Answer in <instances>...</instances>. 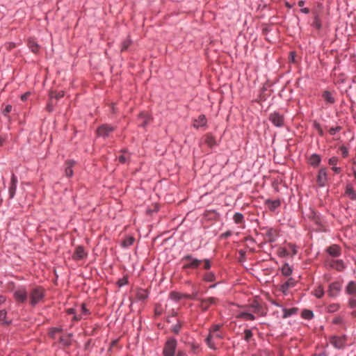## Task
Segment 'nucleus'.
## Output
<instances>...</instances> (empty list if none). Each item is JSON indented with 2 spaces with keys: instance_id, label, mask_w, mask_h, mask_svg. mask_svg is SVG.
I'll use <instances>...</instances> for the list:
<instances>
[{
  "instance_id": "27",
  "label": "nucleus",
  "mask_w": 356,
  "mask_h": 356,
  "mask_svg": "<svg viewBox=\"0 0 356 356\" xmlns=\"http://www.w3.org/2000/svg\"><path fill=\"white\" fill-rule=\"evenodd\" d=\"M237 318H243L247 321H253L255 319V316L248 312H241L237 315Z\"/></svg>"
},
{
  "instance_id": "47",
  "label": "nucleus",
  "mask_w": 356,
  "mask_h": 356,
  "mask_svg": "<svg viewBox=\"0 0 356 356\" xmlns=\"http://www.w3.org/2000/svg\"><path fill=\"white\" fill-rule=\"evenodd\" d=\"M341 129V127L339 126H337L336 127H332L329 130V133L331 135H334L337 132L339 131Z\"/></svg>"
},
{
  "instance_id": "7",
  "label": "nucleus",
  "mask_w": 356,
  "mask_h": 356,
  "mask_svg": "<svg viewBox=\"0 0 356 356\" xmlns=\"http://www.w3.org/2000/svg\"><path fill=\"white\" fill-rule=\"evenodd\" d=\"M14 297L18 302L24 303L28 299L27 291L24 288H19L15 291Z\"/></svg>"
},
{
  "instance_id": "9",
  "label": "nucleus",
  "mask_w": 356,
  "mask_h": 356,
  "mask_svg": "<svg viewBox=\"0 0 356 356\" xmlns=\"http://www.w3.org/2000/svg\"><path fill=\"white\" fill-rule=\"evenodd\" d=\"M115 130V127L108 124H103L98 127L97 131L99 136L106 137Z\"/></svg>"
},
{
  "instance_id": "21",
  "label": "nucleus",
  "mask_w": 356,
  "mask_h": 356,
  "mask_svg": "<svg viewBox=\"0 0 356 356\" xmlns=\"http://www.w3.org/2000/svg\"><path fill=\"white\" fill-rule=\"evenodd\" d=\"M277 231L273 228L267 229L266 236L269 242H274L277 237Z\"/></svg>"
},
{
  "instance_id": "40",
  "label": "nucleus",
  "mask_w": 356,
  "mask_h": 356,
  "mask_svg": "<svg viewBox=\"0 0 356 356\" xmlns=\"http://www.w3.org/2000/svg\"><path fill=\"white\" fill-rule=\"evenodd\" d=\"M234 220L236 223L238 224L242 222L243 220V216L241 213H236L234 216Z\"/></svg>"
},
{
  "instance_id": "22",
  "label": "nucleus",
  "mask_w": 356,
  "mask_h": 356,
  "mask_svg": "<svg viewBox=\"0 0 356 356\" xmlns=\"http://www.w3.org/2000/svg\"><path fill=\"white\" fill-rule=\"evenodd\" d=\"M136 298L139 300H144L148 297V293L146 290L138 289L136 292Z\"/></svg>"
},
{
  "instance_id": "28",
  "label": "nucleus",
  "mask_w": 356,
  "mask_h": 356,
  "mask_svg": "<svg viewBox=\"0 0 356 356\" xmlns=\"http://www.w3.org/2000/svg\"><path fill=\"white\" fill-rule=\"evenodd\" d=\"M346 193L351 200H356V192L351 186H346Z\"/></svg>"
},
{
  "instance_id": "50",
  "label": "nucleus",
  "mask_w": 356,
  "mask_h": 356,
  "mask_svg": "<svg viewBox=\"0 0 356 356\" xmlns=\"http://www.w3.org/2000/svg\"><path fill=\"white\" fill-rule=\"evenodd\" d=\"M5 45H6V49L8 51H10L11 49H13V48H15L16 47L15 43H14V42H8Z\"/></svg>"
},
{
  "instance_id": "44",
  "label": "nucleus",
  "mask_w": 356,
  "mask_h": 356,
  "mask_svg": "<svg viewBox=\"0 0 356 356\" xmlns=\"http://www.w3.org/2000/svg\"><path fill=\"white\" fill-rule=\"evenodd\" d=\"M159 209V207L158 204L154 205L153 209H147L146 211L147 214L152 215L154 212H157Z\"/></svg>"
},
{
  "instance_id": "4",
  "label": "nucleus",
  "mask_w": 356,
  "mask_h": 356,
  "mask_svg": "<svg viewBox=\"0 0 356 356\" xmlns=\"http://www.w3.org/2000/svg\"><path fill=\"white\" fill-rule=\"evenodd\" d=\"M297 253V247L292 243H288L284 247L279 248L277 254L280 257H284L287 256H293Z\"/></svg>"
},
{
  "instance_id": "54",
  "label": "nucleus",
  "mask_w": 356,
  "mask_h": 356,
  "mask_svg": "<svg viewBox=\"0 0 356 356\" xmlns=\"http://www.w3.org/2000/svg\"><path fill=\"white\" fill-rule=\"evenodd\" d=\"M282 271L284 275L289 276L291 274L292 269L291 268H282Z\"/></svg>"
},
{
  "instance_id": "62",
  "label": "nucleus",
  "mask_w": 356,
  "mask_h": 356,
  "mask_svg": "<svg viewBox=\"0 0 356 356\" xmlns=\"http://www.w3.org/2000/svg\"><path fill=\"white\" fill-rule=\"evenodd\" d=\"M17 179L16 178V177L15 176V175L13 174L12 177H11L10 184L17 185Z\"/></svg>"
},
{
  "instance_id": "56",
  "label": "nucleus",
  "mask_w": 356,
  "mask_h": 356,
  "mask_svg": "<svg viewBox=\"0 0 356 356\" xmlns=\"http://www.w3.org/2000/svg\"><path fill=\"white\" fill-rule=\"evenodd\" d=\"M349 305L351 308H355L356 307V300L354 299V298H351L350 300H349Z\"/></svg>"
},
{
  "instance_id": "38",
  "label": "nucleus",
  "mask_w": 356,
  "mask_h": 356,
  "mask_svg": "<svg viewBox=\"0 0 356 356\" xmlns=\"http://www.w3.org/2000/svg\"><path fill=\"white\" fill-rule=\"evenodd\" d=\"M204 280L207 282H213L215 280V275L211 272H207L204 275Z\"/></svg>"
},
{
  "instance_id": "39",
  "label": "nucleus",
  "mask_w": 356,
  "mask_h": 356,
  "mask_svg": "<svg viewBox=\"0 0 356 356\" xmlns=\"http://www.w3.org/2000/svg\"><path fill=\"white\" fill-rule=\"evenodd\" d=\"M128 284V277L127 275H124L122 279H119L117 282V284L119 287L123 286Z\"/></svg>"
},
{
  "instance_id": "23",
  "label": "nucleus",
  "mask_w": 356,
  "mask_h": 356,
  "mask_svg": "<svg viewBox=\"0 0 356 356\" xmlns=\"http://www.w3.org/2000/svg\"><path fill=\"white\" fill-rule=\"evenodd\" d=\"M346 291L349 295H356V283L350 282L346 288Z\"/></svg>"
},
{
  "instance_id": "6",
  "label": "nucleus",
  "mask_w": 356,
  "mask_h": 356,
  "mask_svg": "<svg viewBox=\"0 0 356 356\" xmlns=\"http://www.w3.org/2000/svg\"><path fill=\"white\" fill-rule=\"evenodd\" d=\"M346 338L344 336H333L330 339V343L336 348H343L346 344Z\"/></svg>"
},
{
  "instance_id": "11",
  "label": "nucleus",
  "mask_w": 356,
  "mask_h": 356,
  "mask_svg": "<svg viewBox=\"0 0 356 356\" xmlns=\"http://www.w3.org/2000/svg\"><path fill=\"white\" fill-rule=\"evenodd\" d=\"M316 181L319 186L322 187L325 185L327 181V173L325 168H321L318 171Z\"/></svg>"
},
{
  "instance_id": "5",
  "label": "nucleus",
  "mask_w": 356,
  "mask_h": 356,
  "mask_svg": "<svg viewBox=\"0 0 356 356\" xmlns=\"http://www.w3.org/2000/svg\"><path fill=\"white\" fill-rule=\"evenodd\" d=\"M177 340L174 338L169 339L163 348V356H175L176 348H177Z\"/></svg>"
},
{
  "instance_id": "49",
  "label": "nucleus",
  "mask_w": 356,
  "mask_h": 356,
  "mask_svg": "<svg viewBox=\"0 0 356 356\" xmlns=\"http://www.w3.org/2000/svg\"><path fill=\"white\" fill-rule=\"evenodd\" d=\"M340 149L341 151V154H342L343 157H344V158L347 157L348 155V149L345 146H341L340 147Z\"/></svg>"
},
{
  "instance_id": "45",
  "label": "nucleus",
  "mask_w": 356,
  "mask_h": 356,
  "mask_svg": "<svg viewBox=\"0 0 356 356\" xmlns=\"http://www.w3.org/2000/svg\"><path fill=\"white\" fill-rule=\"evenodd\" d=\"M191 351L194 354H198L199 350H200L199 345L198 344H195V343H192L191 345Z\"/></svg>"
},
{
  "instance_id": "19",
  "label": "nucleus",
  "mask_w": 356,
  "mask_h": 356,
  "mask_svg": "<svg viewBox=\"0 0 356 356\" xmlns=\"http://www.w3.org/2000/svg\"><path fill=\"white\" fill-rule=\"evenodd\" d=\"M85 251L83 247L78 246L73 254V258L76 260L82 259L85 256Z\"/></svg>"
},
{
  "instance_id": "34",
  "label": "nucleus",
  "mask_w": 356,
  "mask_h": 356,
  "mask_svg": "<svg viewBox=\"0 0 356 356\" xmlns=\"http://www.w3.org/2000/svg\"><path fill=\"white\" fill-rule=\"evenodd\" d=\"M70 337H71V334H68L66 336H61L60 337V341L64 346H69L71 344Z\"/></svg>"
},
{
  "instance_id": "17",
  "label": "nucleus",
  "mask_w": 356,
  "mask_h": 356,
  "mask_svg": "<svg viewBox=\"0 0 356 356\" xmlns=\"http://www.w3.org/2000/svg\"><path fill=\"white\" fill-rule=\"evenodd\" d=\"M327 252L334 257H338L340 254V247L337 245H332L327 248Z\"/></svg>"
},
{
  "instance_id": "43",
  "label": "nucleus",
  "mask_w": 356,
  "mask_h": 356,
  "mask_svg": "<svg viewBox=\"0 0 356 356\" xmlns=\"http://www.w3.org/2000/svg\"><path fill=\"white\" fill-rule=\"evenodd\" d=\"M16 186H17V185H12V184H10V186L9 187L10 198H13L14 197V195L15 194Z\"/></svg>"
},
{
  "instance_id": "37",
  "label": "nucleus",
  "mask_w": 356,
  "mask_h": 356,
  "mask_svg": "<svg viewBox=\"0 0 356 356\" xmlns=\"http://www.w3.org/2000/svg\"><path fill=\"white\" fill-rule=\"evenodd\" d=\"M302 316L305 319H311L313 318L314 314L312 311L305 309L302 311Z\"/></svg>"
},
{
  "instance_id": "59",
  "label": "nucleus",
  "mask_w": 356,
  "mask_h": 356,
  "mask_svg": "<svg viewBox=\"0 0 356 356\" xmlns=\"http://www.w3.org/2000/svg\"><path fill=\"white\" fill-rule=\"evenodd\" d=\"M220 326L219 325H213V327L211 328V330H210V333H215V332H216L220 329Z\"/></svg>"
},
{
  "instance_id": "36",
  "label": "nucleus",
  "mask_w": 356,
  "mask_h": 356,
  "mask_svg": "<svg viewBox=\"0 0 356 356\" xmlns=\"http://www.w3.org/2000/svg\"><path fill=\"white\" fill-rule=\"evenodd\" d=\"M253 334L250 330L246 329L244 330V340L249 342L252 339Z\"/></svg>"
},
{
  "instance_id": "60",
  "label": "nucleus",
  "mask_w": 356,
  "mask_h": 356,
  "mask_svg": "<svg viewBox=\"0 0 356 356\" xmlns=\"http://www.w3.org/2000/svg\"><path fill=\"white\" fill-rule=\"evenodd\" d=\"M30 95H31L30 92H27L22 95H21V99L22 101H26L27 99V98L29 97Z\"/></svg>"
},
{
  "instance_id": "10",
  "label": "nucleus",
  "mask_w": 356,
  "mask_h": 356,
  "mask_svg": "<svg viewBox=\"0 0 356 356\" xmlns=\"http://www.w3.org/2000/svg\"><path fill=\"white\" fill-rule=\"evenodd\" d=\"M341 288V284L340 282H335L332 283L327 291V294L330 297H335L338 295Z\"/></svg>"
},
{
  "instance_id": "25",
  "label": "nucleus",
  "mask_w": 356,
  "mask_h": 356,
  "mask_svg": "<svg viewBox=\"0 0 356 356\" xmlns=\"http://www.w3.org/2000/svg\"><path fill=\"white\" fill-rule=\"evenodd\" d=\"M266 203L268 204L270 210H275L280 206L281 202L279 199L275 200H267Z\"/></svg>"
},
{
  "instance_id": "16",
  "label": "nucleus",
  "mask_w": 356,
  "mask_h": 356,
  "mask_svg": "<svg viewBox=\"0 0 356 356\" xmlns=\"http://www.w3.org/2000/svg\"><path fill=\"white\" fill-rule=\"evenodd\" d=\"M75 163L76 162L74 160H67L65 161V175L67 177H70L73 175L72 167L75 165Z\"/></svg>"
},
{
  "instance_id": "52",
  "label": "nucleus",
  "mask_w": 356,
  "mask_h": 356,
  "mask_svg": "<svg viewBox=\"0 0 356 356\" xmlns=\"http://www.w3.org/2000/svg\"><path fill=\"white\" fill-rule=\"evenodd\" d=\"M334 265H337V266H342L343 267V263H342V261L341 260H333L332 261V264H331V266L330 267H334Z\"/></svg>"
},
{
  "instance_id": "29",
  "label": "nucleus",
  "mask_w": 356,
  "mask_h": 356,
  "mask_svg": "<svg viewBox=\"0 0 356 356\" xmlns=\"http://www.w3.org/2000/svg\"><path fill=\"white\" fill-rule=\"evenodd\" d=\"M323 97L327 103L334 104L335 102V99L332 97L331 92L327 90L323 92Z\"/></svg>"
},
{
  "instance_id": "41",
  "label": "nucleus",
  "mask_w": 356,
  "mask_h": 356,
  "mask_svg": "<svg viewBox=\"0 0 356 356\" xmlns=\"http://www.w3.org/2000/svg\"><path fill=\"white\" fill-rule=\"evenodd\" d=\"M206 143L209 146L212 147L216 144L215 139L211 136H207L206 138Z\"/></svg>"
},
{
  "instance_id": "32",
  "label": "nucleus",
  "mask_w": 356,
  "mask_h": 356,
  "mask_svg": "<svg viewBox=\"0 0 356 356\" xmlns=\"http://www.w3.org/2000/svg\"><path fill=\"white\" fill-rule=\"evenodd\" d=\"M314 295L318 298H321L324 295V289H323V287L321 285H319L316 289H315V290L314 291Z\"/></svg>"
},
{
  "instance_id": "35",
  "label": "nucleus",
  "mask_w": 356,
  "mask_h": 356,
  "mask_svg": "<svg viewBox=\"0 0 356 356\" xmlns=\"http://www.w3.org/2000/svg\"><path fill=\"white\" fill-rule=\"evenodd\" d=\"M170 298L175 300H179L182 298H186V294H182L176 291H172L170 295Z\"/></svg>"
},
{
  "instance_id": "14",
  "label": "nucleus",
  "mask_w": 356,
  "mask_h": 356,
  "mask_svg": "<svg viewBox=\"0 0 356 356\" xmlns=\"http://www.w3.org/2000/svg\"><path fill=\"white\" fill-rule=\"evenodd\" d=\"M296 281L293 278H289L284 284L281 285V291L283 293L286 294L289 289L294 287Z\"/></svg>"
},
{
  "instance_id": "1",
  "label": "nucleus",
  "mask_w": 356,
  "mask_h": 356,
  "mask_svg": "<svg viewBox=\"0 0 356 356\" xmlns=\"http://www.w3.org/2000/svg\"><path fill=\"white\" fill-rule=\"evenodd\" d=\"M44 297V289L41 286L32 288L29 291V302L32 306L39 303Z\"/></svg>"
},
{
  "instance_id": "30",
  "label": "nucleus",
  "mask_w": 356,
  "mask_h": 356,
  "mask_svg": "<svg viewBox=\"0 0 356 356\" xmlns=\"http://www.w3.org/2000/svg\"><path fill=\"white\" fill-rule=\"evenodd\" d=\"M298 311L297 308H291V309H283V318H286L291 315L296 314Z\"/></svg>"
},
{
  "instance_id": "58",
  "label": "nucleus",
  "mask_w": 356,
  "mask_h": 356,
  "mask_svg": "<svg viewBox=\"0 0 356 356\" xmlns=\"http://www.w3.org/2000/svg\"><path fill=\"white\" fill-rule=\"evenodd\" d=\"M47 110L49 112H52L53 110H54V106H53V104H52V102L51 101L47 105Z\"/></svg>"
},
{
  "instance_id": "26",
  "label": "nucleus",
  "mask_w": 356,
  "mask_h": 356,
  "mask_svg": "<svg viewBox=\"0 0 356 356\" xmlns=\"http://www.w3.org/2000/svg\"><path fill=\"white\" fill-rule=\"evenodd\" d=\"M28 46L33 53L36 54L38 52L40 47L38 44V43L35 42L33 39L29 40Z\"/></svg>"
},
{
  "instance_id": "31",
  "label": "nucleus",
  "mask_w": 356,
  "mask_h": 356,
  "mask_svg": "<svg viewBox=\"0 0 356 356\" xmlns=\"http://www.w3.org/2000/svg\"><path fill=\"white\" fill-rule=\"evenodd\" d=\"M135 241V238L133 236H127L123 241L122 242V245L124 248H127L131 245Z\"/></svg>"
},
{
  "instance_id": "63",
  "label": "nucleus",
  "mask_w": 356,
  "mask_h": 356,
  "mask_svg": "<svg viewBox=\"0 0 356 356\" xmlns=\"http://www.w3.org/2000/svg\"><path fill=\"white\" fill-rule=\"evenodd\" d=\"M338 309V306L337 305H330L329 307V312H335L337 309Z\"/></svg>"
},
{
  "instance_id": "48",
  "label": "nucleus",
  "mask_w": 356,
  "mask_h": 356,
  "mask_svg": "<svg viewBox=\"0 0 356 356\" xmlns=\"http://www.w3.org/2000/svg\"><path fill=\"white\" fill-rule=\"evenodd\" d=\"M314 127L318 130L320 135L322 136L323 134V131L321 127L318 122L315 121L314 122Z\"/></svg>"
},
{
  "instance_id": "61",
  "label": "nucleus",
  "mask_w": 356,
  "mask_h": 356,
  "mask_svg": "<svg viewBox=\"0 0 356 356\" xmlns=\"http://www.w3.org/2000/svg\"><path fill=\"white\" fill-rule=\"evenodd\" d=\"M64 95H65L64 91H63V90L60 91L55 95V99H58L63 97L64 96Z\"/></svg>"
},
{
  "instance_id": "2",
  "label": "nucleus",
  "mask_w": 356,
  "mask_h": 356,
  "mask_svg": "<svg viewBox=\"0 0 356 356\" xmlns=\"http://www.w3.org/2000/svg\"><path fill=\"white\" fill-rule=\"evenodd\" d=\"M323 5L321 3H319L312 11L314 21L313 23L312 24V26L318 31L322 28L321 18L323 16Z\"/></svg>"
},
{
  "instance_id": "55",
  "label": "nucleus",
  "mask_w": 356,
  "mask_h": 356,
  "mask_svg": "<svg viewBox=\"0 0 356 356\" xmlns=\"http://www.w3.org/2000/svg\"><path fill=\"white\" fill-rule=\"evenodd\" d=\"M337 162H338V159L337 157H332L329 159L330 165H337Z\"/></svg>"
},
{
  "instance_id": "3",
  "label": "nucleus",
  "mask_w": 356,
  "mask_h": 356,
  "mask_svg": "<svg viewBox=\"0 0 356 356\" xmlns=\"http://www.w3.org/2000/svg\"><path fill=\"white\" fill-rule=\"evenodd\" d=\"M184 259L189 261L188 264H185L183 267H197L204 263V267H211V261L207 259H197L193 258L191 256L187 255L184 257Z\"/></svg>"
},
{
  "instance_id": "12",
  "label": "nucleus",
  "mask_w": 356,
  "mask_h": 356,
  "mask_svg": "<svg viewBox=\"0 0 356 356\" xmlns=\"http://www.w3.org/2000/svg\"><path fill=\"white\" fill-rule=\"evenodd\" d=\"M217 302H218V299L216 298H213V297L205 298V299H202L200 300V307L203 310L205 311V310H207L209 307V306L211 305L216 304Z\"/></svg>"
},
{
  "instance_id": "13",
  "label": "nucleus",
  "mask_w": 356,
  "mask_h": 356,
  "mask_svg": "<svg viewBox=\"0 0 356 356\" xmlns=\"http://www.w3.org/2000/svg\"><path fill=\"white\" fill-rule=\"evenodd\" d=\"M78 312H79V314H75L73 318L76 321H79L80 319L83 318L84 316H86L90 314L89 310L86 308L85 304H81V305L79 308Z\"/></svg>"
},
{
  "instance_id": "42",
  "label": "nucleus",
  "mask_w": 356,
  "mask_h": 356,
  "mask_svg": "<svg viewBox=\"0 0 356 356\" xmlns=\"http://www.w3.org/2000/svg\"><path fill=\"white\" fill-rule=\"evenodd\" d=\"M6 311L1 310L0 311V322H1L3 323H8L7 321H6Z\"/></svg>"
},
{
  "instance_id": "57",
  "label": "nucleus",
  "mask_w": 356,
  "mask_h": 356,
  "mask_svg": "<svg viewBox=\"0 0 356 356\" xmlns=\"http://www.w3.org/2000/svg\"><path fill=\"white\" fill-rule=\"evenodd\" d=\"M232 232L231 231H227L222 234H221L220 237L222 238H227V237L230 236L232 235Z\"/></svg>"
},
{
  "instance_id": "53",
  "label": "nucleus",
  "mask_w": 356,
  "mask_h": 356,
  "mask_svg": "<svg viewBox=\"0 0 356 356\" xmlns=\"http://www.w3.org/2000/svg\"><path fill=\"white\" fill-rule=\"evenodd\" d=\"M12 111V106L11 105H7L4 110L3 111V114L4 115H6L8 113H9Z\"/></svg>"
},
{
  "instance_id": "24",
  "label": "nucleus",
  "mask_w": 356,
  "mask_h": 356,
  "mask_svg": "<svg viewBox=\"0 0 356 356\" xmlns=\"http://www.w3.org/2000/svg\"><path fill=\"white\" fill-rule=\"evenodd\" d=\"M321 156L317 154H313L309 158V163L312 166L316 167L321 163Z\"/></svg>"
},
{
  "instance_id": "8",
  "label": "nucleus",
  "mask_w": 356,
  "mask_h": 356,
  "mask_svg": "<svg viewBox=\"0 0 356 356\" xmlns=\"http://www.w3.org/2000/svg\"><path fill=\"white\" fill-rule=\"evenodd\" d=\"M269 120L276 127H280L284 125V116L277 112L272 113Z\"/></svg>"
},
{
  "instance_id": "64",
  "label": "nucleus",
  "mask_w": 356,
  "mask_h": 356,
  "mask_svg": "<svg viewBox=\"0 0 356 356\" xmlns=\"http://www.w3.org/2000/svg\"><path fill=\"white\" fill-rule=\"evenodd\" d=\"M118 159H119V161L122 163H124L127 160V157H125L124 155L120 156Z\"/></svg>"
},
{
  "instance_id": "46",
  "label": "nucleus",
  "mask_w": 356,
  "mask_h": 356,
  "mask_svg": "<svg viewBox=\"0 0 356 356\" xmlns=\"http://www.w3.org/2000/svg\"><path fill=\"white\" fill-rule=\"evenodd\" d=\"M61 331V329L60 328H57V327H54V328H52L50 332H49V334L50 336L52 337V338H54L56 334L58 332H60Z\"/></svg>"
},
{
  "instance_id": "20",
  "label": "nucleus",
  "mask_w": 356,
  "mask_h": 356,
  "mask_svg": "<svg viewBox=\"0 0 356 356\" xmlns=\"http://www.w3.org/2000/svg\"><path fill=\"white\" fill-rule=\"evenodd\" d=\"M138 118L143 120L141 127H145L150 122L151 118L148 113L142 112L138 115Z\"/></svg>"
},
{
  "instance_id": "33",
  "label": "nucleus",
  "mask_w": 356,
  "mask_h": 356,
  "mask_svg": "<svg viewBox=\"0 0 356 356\" xmlns=\"http://www.w3.org/2000/svg\"><path fill=\"white\" fill-rule=\"evenodd\" d=\"M132 44V40L128 37L127 39H125L122 42L121 45V51H124L127 50L129 47Z\"/></svg>"
},
{
  "instance_id": "18",
  "label": "nucleus",
  "mask_w": 356,
  "mask_h": 356,
  "mask_svg": "<svg viewBox=\"0 0 356 356\" xmlns=\"http://www.w3.org/2000/svg\"><path fill=\"white\" fill-rule=\"evenodd\" d=\"M207 118L204 115H200L197 120H195L193 127L196 129L200 127H204L207 124Z\"/></svg>"
},
{
  "instance_id": "51",
  "label": "nucleus",
  "mask_w": 356,
  "mask_h": 356,
  "mask_svg": "<svg viewBox=\"0 0 356 356\" xmlns=\"http://www.w3.org/2000/svg\"><path fill=\"white\" fill-rule=\"evenodd\" d=\"M180 328H181V325L180 324H176L172 328V331L175 333V334H178L179 330H180Z\"/></svg>"
},
{
  "instance_id": "15",
  "label": "nucleus",
  "mask_w": 356,
  "mask_h": 356,
  "mask_svg": "<svg viewBox=\"0 0 356 356\" xmlns=\"http://www.w3.org/2000/svg\"><path fill=\"white\" fill-rule=\"evenodd\" d=\"M221 339L222 336L218 333H209V336L206 339V343L210 348L216 349L215 345L212 341L213 338Z\"/></svg>"
}]
</instances>
